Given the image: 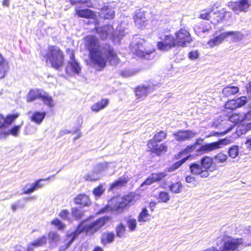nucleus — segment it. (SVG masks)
Instances as JSON below:
<instances>
[{"label":"nucleus","instance_id":"13","mask_svg":"<svg viewBox=\"0 0 251 251\" xmlns=\"http://www.w3.org/2000/svg\"><path fill=\"white\" fill-rule=\"evenodd\" d=\"M248 102L246 96H241L226 101L224 105L226 110H234L244 106Z\"/></svg>","mask_w":251,"mask_h":251},{"label":"nucleus","instance_id":"19","mask_svg":"<svg viewBox=\"0 0 251 251\" xmlns=\"http://www.w3.org/2000/svg\"><path fill=\"white\" fill-rule=\"evenodd\" d=\"M75 13L79 18H85L86 19H97V15L92 10L85 8V9H79L76 7L75 10Z\"/></svg>","mask_w":251,"mask_h":251},{"label":"nucleus","instance_id":"43","mask_svg":"<svg viewBox=\"0 0 251 251\" xmlns=\"http://www.w3.org/2000/svg\"><path fill=\"white\" fill-rule=\"evenodd\" d=\"M20 116L19 113L14 114H9L7 115L5 117L6 127L10 126Z\"/></svg>","mask_w":251,"mask_h":251},{"label":"nucleus","instance_id":"63","mask_svg":"<svg viewBox=\"0 0 251 251\" xmlns=\"http://www.w3.org/2000/svg\"><path fill=\"white\" fill-rule=\"evenodd\" d=\"M245 88L247 93L251 94V80L246 84Z\"/></svg>","mask_w":251,"mask_h":251},{"label":"nucleus","instance_id":"51","mask_svg":"<svg viewBox=\"0 0 251 251\" xmlns=\"http://www.w3.org/2000/svg\"><path fill=\"white\" fill-rule=\"evenodd\" d=\"M48 236L50 243L57 242L59 239V235L55 231H50L48 234Z\"/></svg>","mask_w":251,"mask_h":251},{"label":"nucleus","instance_id":"25","mask_svg":"<svg viewBox=\"0 0 251 251\" xmlns=\"http://www.w3.org/2000/svg\"><path fill=\"white\" fill-rule=\"evenodd\" d=\"M150 88L145 85L137 86L135 88L134 93L137 99H144L148 95Z\"/></svg>","mask_w":251,"mask_h":251},{"label":"nucleus","instance_id":"36","mask_svg":"<svg viewBox=\"0 0 251 251\" xmlns=\"http://www.w3.org/2000/svg\"><path fill=\"white\" fill-rule=\"evenodd\" d=\"M183 185L180 181L172 183L169 186L170 191L173 194H178L181 192Z\"/></svg>","mask_w":251,"mask_h":251},{"label":"nucleus","instance_id":"24","mask_svg":"<svg viewBox=\"0 0 251 251\" xmlns=\"http://www.w3.org/2000/svg\"><path fill=\"white\" fill-rule=\"evenodd\" d=\"M9 69L8 62L0 53V79H2L7 75Z\"/></svg>","mask_w":251,"mask_h":251},{"label":"nucleus","instance_id":"17","mask_svg":"<svg viewBox=\"0 0 251 251\" xmlns=\"http://www.w3.org/2000/svg\"><path fill=\"white\" fill-rule=\"evenodd\" d=\"M228 5L232 10L241 12H246L250 6L249 0H238V1H231Z\"/></svg>","mask_w":251,"mask_h":251},{"label":"nucleus","instance_id":"5","mask_svg":"<svg viewBox=\"0 0 251 251\" xmlns=\"http://www.w3.org/2000/svg\"><path fill=\"white\" fill-rule=\"evenodd\" d=\"M130 50L135 55L142 58L150 55L155 51L153 47L143 39L131 46Z\"/></svg>","mask_w":251,"mask_h":251},{"label":"nucleus","instance_id":"33","mask_svg":"<svg viewBox=\"0 0 251 251\" xmlns=\"http://www.w3.org/2000/svg\"><path fill=\"white\" fill-rule=\"evenodd\" d=\"M156 199L159 203H167L170 200V195L169 192L161 191L158 192Z\"/></svg>","mask_w":251,"mask_h":251},{"label":"nucleus","instance_id":"54","mask_svg":"<svg viewBox=\"0 0 251 251\" xmlns=\"http://www.w3.org/2000/svg\"><path fill=\"white\" fill-rule=\"evenodd\" d=\"M241 129V133L245 134L247 132L251 131V122L247 123L242 126Z\"/></svg>","mask_w":251,"mask_h":251},{"label":"nucleus","instance_id":"11","mask_svg":"<svg viewBox=\"0 0 251 251\" xmlns=\"http://www.w3.org/2000/svg\"><path fill=\"white\" fill-rule=\"evenodd\" d=\"M66 51L69 55L70 59L67 63L68 66L66 68V72L67 73H72L74 74H79L81 68L75 59L74 50L70 49H67Z\"/></svg>","mask_w":251,"mask_h":251},{"label":"nucleus","instance_id":"47","mask_svg":"<svg viewBox=\"0 0 251 251\" xmlns=\"http://www.w3.org/2000/svg\"><path fill=\"white\" fill-rule=\"evenodd\" d=\"M50 224L56 226L58 230H62L65 226V225L57 218L53 219L51 221Z\"/></svg>","mask_w":251,"mask_h":251},{"label":"nucleus","instance_id":"16","mask_svg":"<svg viewBox=\"0 0 251 251\" xmlns=\"http://www.w3.org/2000/svg\"><path fill=\"white\" fill-rule=\"evenodd\" d=\"M133 18L135 25L139 28L143 29L148 24V20L145 16V12L141 10L135 12Z\"/></svg>","mask_w":251,"mask_h":251},{"label":"nucleus","instance_id":"27","mask_svg":"<svg viewBox=\"0 0 251 251\" xmlns=\"http://www.w3.org/2000/svg\"><path fill=\"white\" fill-rule=\"evenodd\" d=\"M239 91V88L237 86L228 85L223 88L222 90L223 97L228 98L237 94Z\"/></svg>","mask_w":251,"mask_h":251},{"label":"nucleus","instance_id":"28","mask_svg":"<svg viewBox=\"0 0 251 251\" xmlns=\"http://www.w3.org/2000/svg\"><path fill=\"white\" fill-rule=\"evenodd\" d=\"M109 102V99H102L100 101L93 104L91 107V109L93 112H98L105 108L108 105Z\"/></svg>","mask_w":251,"mask_h":251},{"label":"nucleus","instance_id":"61","mask_svg":"<svg viewBox=\"0 0 251 251\" xmlns=\"http://www.w3.org/2000/svg\"><path fill=\"white\" fill-rule=\"evenodd\" d=\"M85 180L88 181H96L99 180L98 177H94L91 175H87L85 176Z\"/></svg>","mask_w":251,"mask_h":251},{"label":"nucleus","instance_id":"39","mask_svg":"<svg viewBox=\"0 0 251 251\" xmlns=\"http://www.w3.org/2000/svg\"><path fill=\"white\" fill-rule=\"evenodd\" d=\"M213 158L215 161V163L223 164L226 162L227 160V156L223 152H219L216 154Z\"/></svg>","mask_w":251,"mask_h":251},{"label":"nucleus","instance_id":"38","mask_svg":"<svg viewBox=\"0 0 251 251\" xmlns=\"http://www.w3.org/2000/svg\"><path fill=\"white\" fill-rule=\"evenodd\" d=\"M40 99L43 101L44 104L48 105L49 107H52L54 106L53 100L52 97L45 92H43Z\"/></svg>","mask_w":251,"mask_h":251},{"label":"nucleus","instance_id":"1","mask_svg":"<svg viewBox=\"0 0 251 251\" xmlns=\"http://www.w3.org/2000/svg\"><path fill=\"white\" fill-rule=\"evenodd\" d=\"M84 46L88 52V57L92 65L98 70L102 71L108 61L116 65L120 59L113 47L109 44L101 45L94 35H88L83 38Z\"/></svg>","mask_w":251,"mask_h":251},{"label":"nucleus","instance_id":"53","mask_svg":"<svg viewBox=\"0 0 251 251\" xmlns=\"http://www.w3.org/2000/svg\"><path fill=\"white\" fill-rule=\"evenodd\" d=\"M154 182H155L154 179L151 175L145 179V180L141 184V186H143L145 185H149Z\"/></svg>","mask_w":251,"mask_h":251},{"label":"nucleus","instance_id":"34","mask_svg":"<svg viewBox=\"0 0 251 251\" xmlns=\"http://www.w3.org/2000/svg\"><path fill=\"white\" fill-rule=\"evenodd\" d=\"M128 181V179L127 178H119L118 180L113 182L110 185V189H113L114 188L116 187H122L125 186Z\"/></svg>","mask_w":251,"mask_h":251},{"label":"nucleus","instance_id":"42","mask_svg":"<svg viewBox=\"0 0 251 251\" xmlns=\"http://www.w3.org/2000/svg\"><path fill=\"white\" fill-rule=\"evenodd\" d=\"M126 226L123 224L120 223L115 227L116 236L119 238L123 237L126 233Z\"/></svg>","mask_w":251,"mask_h":251},{"label":"nucleus","instance_id":"50","mask_svg":"<svg viewBox=\"0 0 251 251\" xmlns=\"http://www.w3.org/2000/svg\"><path fill=\"white\" fill-rule=\"evenodd\" d=\"M35 191L33 184L27 183L23 189V193L24 194H29Z\"/></svg>","mask_w":251,"mask_h":251},{"label":"nucleus","instance_id":"26","mask_svg":"<svg viewBox=\"0 0 251 251\" xmlns=\"http://www.w3.org/2000/svg\"><path fill=\"white\" fill-rule=\"evenodd\" d=\"M115 235L112 232L107 231L103 232L100 236V243L105 246L107 244L112 243L115 239Z\"/></svg>","mask_w":251,"mask_h":251},{"label":"nucleus","instance_id":"49","mask_svg":"<svg viewBox=\"0 0 251 251\" xmlns=\"http://www.w3.org/2000/svg\"><path fill=\"white\" fill-rule=\"evenodd\" d=\"M154 178L155 182H157L163 179L167 176V174L165 172H160L157 173H152L151 174Z\"/></svg>","mask_w":251,"mask_h":251},{"label":"nucleus","instance_id":"20","mask_svg":"<svg viewBox=\"0 0 251 251\" xmlns=\"http://www.w3.org/2000/svg\"><path fill=\"white\" fill-rule=\"evenodd\" d=\"M227 14L225 9L214 12L212 14L211 24L216 25L221 23L225 19Z\"/></svg>","mask_w":251,"mask_h":251},{"label":"nucleus","instance_id":"9","mask_svg":"<svg viewBox=\"0 0 251 251\" xmlns=\"http://www.w3.org/2000/svg\"><path fill=\"white\" fill-rule=\"evenodd\" d=\"M177 46L184 48L190 44L193 39L189 32L185 28H181L175 33Z\"/></svg>","mask_w":251,"mask_h":251},{"label":"nucleus","instance_id":"18","mask_svg":"<svg viewBox=\"0 0 251 251\" xmlns=\"http://www.w3.org/2000/svg\"><path fill=\"white\" fill-rule=\"evenodd\" d=\"M74 202L80 208L88 207L91 204L89 196L84 193L77 194L74 199Z\"/></svg>","mask_w":251,"mask_h":251},{"label":"nucleus","instance_id":"57","mask_svg":"<svg viewBox=\"0 0 251 251\" xmlns=\"http://www.w3.org/2000/svg\"><path fill=\"white\" fill-rule=\"evenodd\" d=\"M185 181L187 183L195 184L196 182V179L194 176L188 175L185 177Z\"/></svg>","mask_w":251,"mask_h":251},{"label":"nucleus","instance_id":"10","mask_svg":"<svg viewBox=\"0 0 251 251\" xmlns=\"http://www.w3.org/2000/svg\"><path fill=\"white\" fill-rule=\"evenodd\" d=\"M161 41L157 43V48L161 50H167L177 46L174 37L172 34H169L161 36L159 37Z\"/></svg>","mask_w":251,"mask_h":251},{"label":"nucleus","instance_id":"22","mask_svg":"<svg viewBox=\"0 0 251 251\" xmlns=\"http://www.w3.org/2000/svg\"><path fill=\"white\" fill-rule=\"evenodd\" d=\"M43 92L44 91L38 88L30 89L26 97V101L30 102L40 99Z\"/></svg>","mask_w":251,"mask_h":251},{"label":"nucleus","instance_id":"44","mask_svg":"<svg viewBox=\"0 0 251 251\" xmlns=\"http://www.w3.org/2000/svg\"><path fill=\"white\" fill-rule=\"evenodd\" d=\"M103 17L104 19H112L114 17V12L111 9L108 7H103L102 8Z\"/></svg>","mask_w":251,"mask_h":251},{"label":"nucleus","instance_id":"60","mask_svg":"<svg viewBox=\"0 0 251 251\" xmlns=\"http://www.w3.org/2000/svg\"><path fill=\"white\" fill-rule=\"evenodd\" d=\"M6 127L5 117L2 114H0V129Z\"/></svg>","mask_w":251,"mask_h":251},{"label":"nucleus","instance_id":"59","mask_svg":"<svg viewBox=\"0 0 251 251\" xmlns=\"http://www.w3.org/2000/svg\"><path fill=\"white\" fill-rule=\"evenodd\" d=\"M188 57L191 59H195L198 58L199 53L197 51L192 50L189 52Z\"/></svg>","mask_w":251,"mask_h":251},{"label":"nucleus","instance_id":"55","mask_svg":"<svg viewBox=\"0 0 251 251\" xmlns=\"http://www.w3.org/2000/svg\"><path fill=\"white\" fill-rule=\"evenodd\" d=\"M46 180H49V179H39L38 180H36L33 184L34 185V187H35V190L41 188L43 186V184H41L40 183L41 181Z\"/></svg>","mask_w":251,"mask_h":251},{"label":"nucleus","instance_id":"35","mask_svg":"<svg viewBox=\"0 0 251 251\" xmlns=\"http://www.w3.org/2000/svg\"><path fill=\"white\" fill-rule=\"evenodd\" d=\"M195 150L193 147L191 145L187 146L184 149L180 151L176 154L174 156L175 159H179L182 157L183 155H186L193 152Z\"/></svg>","mask_w":251,"mask_h":251},{"label":"nucleus","instance_id":"6","mask_svg":"<svg viewBox=\"0 0 251 251\" xmlns=\"http://www.w3.org/2000/svg\"><path fill=\"white\" fill-rule=\"evenodd\" d=\"M140 196L139 194L134 192H129L124 195L122 197L121 201L114 208V210L119 213L123 212L125 209L134 205L140 199Z\"/></svg>","mask_w":251,"mask_h":251},{"label":"nucleus","instance_id":"4","mask_svg":"<svg viewBox=\"0 0 251 251\" xmlns=\"http://www.w3.org/2000/svg\"><path fill=\"white\" fill-rule=\"evenodd\" d=\"M44 58L45 61L49 63L50 66L55 70H59L64 66L65 60L64 52L57 46H49Z\"/></svg>","mask_w":251,"mask_h":251},{"label":"nucleus","instance_id":"64","mask_svg":"<svg viewBox=\"0 0 251 251\" xmlns=\"http://www.w3.org/2000/svg\"><path fill=\"white\" fill-rule=\"evenodd\" d=\"M156 202L155 201H151L149 203V208L150 209V210L151 211H153L154 208L156 205Z\"/></svg>","mask_w":251,"mask_h":251},{"label":"nucleus","instance_id":"62","mask_svg":"<svg viewBox=\"0 0 251 251\" xmlns=\"http://www.w3.org/2000/svg\"><path fill=\"white\" fill-rule=\"evenodd\" d=\"M247 149L251 150V137L248 138L246 139L245 142Z\"/></svg>","mask_w":251,"mask_h":251},{"label":"nucleus","instance_id":"21","mask_svg":"<svg viewBox=\"0 0 251 251\" xmlns=\"http://www.w3.org/2000/svg\"><path fill=\"white\" fill-rule=\"evenodd\" d=\"M226 116L227 120L232 123L233 126L246 120L245 114L243 116L242 114L240 112H235L230 114H227Z\"/></svg>","mask_w":251,"mask_h":251},{"label":"nucleus","instance_id":"29","mask_svg":"<svg viewBox=\"0 0 251 251\" xmlns=\"http://www.w3.org/2000/svg\"><path fill=\"white\" fill-rule=\"evenodd\" d=\"M46 115L45 111H35L30 117V120L37 125H40L43 121Z\"/></svg>","mask_w":251,"mask_h":251},{"label":"nucleus","instance_id":"23","mask_svg":"<svg viewBox=\"0 0 251 251\" xmlns=\"http://www.w3.org/2000/svg\"><path fill=\"white\" fill-rule=\"evenodd\" d=\"M219 7L216 4H214L209 9H205L201 11L199 18L201 19L210 21L211 23L212 14L213 11Z\"/></svg>","mask_w":251,"mask_h":251},{"label":"nucleus","instance_id":"7","mask_svg":"<svg viewBox=\"0 0 251 251\" xmlns=\"http://www.w3.org/2000/svg\"><path fill=\"white\" fill-rule=\"evenodd\" d=\"M222 241L223 245L220 248V251H238L239 247L244 244V239L242 238H235L226 236Z\"/></svg>","mask_w":251,"mask_h":251},{"label":"nucleus","instance_id":"41","mask_svg":"<svg viewBox=\"0 0 251 251\" xmlns=\"http://www.w3.org/2000/svg\"><path fill=\"white\" fill-rule=\"evenodd\" d=\"M71 214L75 220L81 219L84 216V211L77 207H73L71 209Z\"/></svg>","mask_w":251,"mask_h":251},{"label":"nucleus","instance_id":"48","mask_svg":"<svg viewBox=\"0 0 251 251\" xmlns=\"http://www.w3.org/2000/svg\"><path fill=\"white\" fill-rule=\"evenodd\" d=\"M127 225L130 231H134L137 227L136 219L134 218H129L127 221Z\"/></svg>","mask_w":251,"mask_h":251},{"label":"nucleus","instance_id":"30","mask_svg":"<svg viewBox=\"0 0 251 251\" xmlns=\"http://www.w3.org/2000/svg\"><path fill=\"white\" fill-rule=\"evenodd\" d=\"M151 218V215L149 213L148 209L146 207H144L139 213L137 220L139 222H147L150 221Z\"/></svg>","mask_w":251,"mask_h":251},{"label":"nucleus","instance_id":"40","mask_svg":"<svg viewBox=\"0 0 251 251\" xmlns=\"http://www.w3.org/2000/svg\"><path fill=\"white\" fill-rule=\"evenodd\" d=\"M47 243V237L43 235L41 237L35 240L30 244V246L36 248L43 246Z\"/></svg>","mask_w":251,"mask_h":251},{"label":"nucleus","instance_id":"58","mask_svg":"<svg viewBox=\"0 0 251 251\" xmlns=\"http://www.w3.org/2000/svg\"><path fill=\"white\" fill-rule=\"evenodd\" d=\"M203 141H204V139L203 138H199L195 140V142L193 144H191V145L193 147V149L194 150H195L196 148L198 146H199V145H201V144H202V143L203 142Z\"/></svg>","mask_w":251,"mask_h":251},{"label":"nucleus","instance_id":"56","mask_svg":"<svg viewBox=\"0 0 251 251\" xmlns=\"http://www.w3.org/2000/svg\"><path fill=\"white\" fill-rule=\"evenodd\" d=\"M69 2L72 5H75L77 3L86 4L90 2V0H69Z\"/></svg>","mask_w":251,"mask_h":251},{"label":"nucleus","instance_id":"14","mask_svg":"<svg viewBox=\"0 0 251 251\" xmlns=\"http://www.w3.org/2000/svg\"><path fill=\"white\" fill-rule=\"evenodd\" d=\"M197 133L191 130H178L173 134L175 140L178 142L188 141L193 138Z\"/></svg>","mask_w":251,"mask_h":251},{"label":"nucleus","instance_id":"3","mask_svg":"<svg viewBox=\"0 0 251 251\" xmlns=\"http://www.w3.org/2000/svg\"><path fill=\"white\" fill-rule=\"evenodd\" d=\"M189 169L193 175L204 178L208 177L211 172L217 170V167L213 157L204 155L200 158V164L191 163L189 166Z\"/></svg>","mask_w":251,"mask_h":251},{"label":"nucleus","instance_id":"2","mask_svg":"<svg viewBox=\"0 0 251 251\" xmlns=\"http://www.w3.org/2000/svg\"><path fill=\"white\" fill-rule=\"evenodd\" d=\"M110 220V217L105 216L94 221H91L89 218L82 221L77 226L75 230L67 235V237H70V239L64 246L62 247V249L66 250L69 248L75 238L82 232L87 236L93 235Z\"/></svg>","mask_w":251,"mask_h":251},{"label":"nucleus","instance_id":"32","mask_svg":"<svg viewBox=\"0 0 251 251\" xmlns=\"http://www.w3.org/2000/svg\"><path fill=\"white\" fill-rule=\"evenodd\" d=\"M191 156V155H188L185 157L182 158L179 161H177L172 164L170 167L167 169L168 172H172L178 169L181 166H182Z\"/></svg>","mask_w":251,"mask_h":251},{"label":"nucleus","instance_id":"52","mask_svg":"<svg viewBox=\"0 0 251 251\" xmlns=\"http://www.w3.org/2000/svg\"><path fill=\"white\" fill-rule=\"evenodd\" d=\"M70 213L67 209H63L59 213V216L63 220H68Z\"/></svg>","mask_w":251,"mask_h":251},{"label":"nucleus","instance_id":"37","mask_svg":"<svg viewBox=\"0 0 251 251\" xmlns=\"http://www.w3.org/2000/svg\"><path fill=\"white\" fill-rule=\"evenodd\" d=\"M22 127V125H15L10 128L7 131L3 132L4 136L11 135L14 137H17L19 135V131Z\"/></svg>","mask_w":251,"mask_h":251},{"label":"nucleus","instance_id":"46","mask_svg":"<svg viewBox=\"0 0 251 251\" xmlns=\"http://www.w3.org/2000/svg\"><path fill=\"white\" fill-rule=\"evenodd\" d=\"M105 189L103 188V184H99L98 186L94 188L92 193L95 197L100 198L104 193Z\"/></svg>","mask_w":251,"mask_h":251},{"label":"nucleus","instance_id":"8","mask_svg":"<svg viewBox=\"0 0 251 251\" xmlns=\"http://www.w3.org/2000/svg\"><path fill=\"white\" fill-rule=\"evenodd\" d=\"M147 151L151 155L161 156L168 151V147L165 143H158L148 140L147 142Z\"/></svg>","mask_w":251,"mask_h":251},{"label":"nucleus","instance_id":"12","mask_svg":"<svg viewBox=\"0 0 251 251\" xmlns=\"http://www.w3.org/2000/svg\"><path fill=\"white\" fill-rule=\"evenodd\" d=\"M240 34V32L229 31L226 32H222L219 35L209 39L207 42V45L210 48H213L222 43V42L230 36H234L236 38H238Z\"/></svg>","mask_w":251,"mask_h":251},{"label":"nucleus","instance_id":"15","mask_svg":"<svg viewBox=\"0 0 251 251\" xmlns=\"http://www.w3.org/2000/svg\"><path fill=\"white\" fill-rule=\"evenodd\" d=\"M223 140H220L217 142L202 145L197 150V151L201 154L209 153L212 151L220 149L221 146L223 144Z\"/></svg>","mask_w":251,"mask_h":251},{"label":"nucleus","instance_id":"31","mask_svg":"<svg viewBox=\"0 0 251 251\" xmlns=\"http://www.w3.org/2000/svg\"><path fill=\"white\" fill-rule=\"evenodd\" d=\"M167 137V133L164 130H160L156 132L152 138L148 140L160 143L165 140Z\"/></svg>","mask_w":251,"mask_h":251},{"label":"nucleus","instance_id":"45","mask_svg":"<svg viewBox=\"0 0 251 251\" xmlns=\"http://www.w3.org/2000/svg\"><path fill=\"white\" fill-rule=\"evenodd\" d=\"M228 154L232 158H236L239 154V147L237 145H232L228 149Z\"/></svg>","mask_w":251,"mask_h":251}]
</instances>
